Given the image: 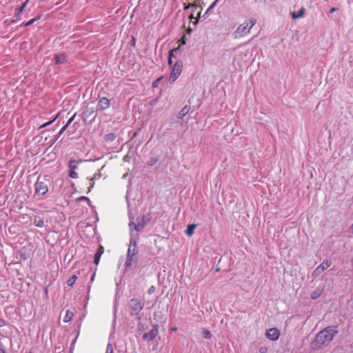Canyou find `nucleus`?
Listing matches in <instances>:
<instances>
[{
	"label": "nucleus",
	"mask_w": 353,
	"mask_h": 353,
	"mask_svg": "<svg viewBox=\"0 0 353 353\" xmlns=\"http://www.w3.org/2000/svg\"><path fill=\"white\" fill-rule=\"evenodd\" d=\"M129 219H130V222L132 221H134V217L132 216L131 212H129Z\"/></svg>",
	"instance_id": "09e8293b"
},
{
	"label": "nucleus",
	"mask_w": 353,
	"mask_h": 353,
	"mask_svg": "<svg viewBox=\"0 0 353 353\" xmlns=\"http://www.w3.org/2000/svg\"><path fill=\"white\" fill-rule=\"evenodd\" d=\"M131 43H132V46H135L136 39L134 37H132Z\"/></svg>",
	"instance_id": "8fccbe9b"
},
{
	"label": "nucleus",
	"mask_w": 353,
	"mask_h": 353,
	"mask_svg": "<svg viewBox=\"0 0 353 353\" xmlns=\"http://www.w3.org/2000/svg\"><path fill=\"white\" fill-rule=\"evenodd\" d=\"M33 223H34V225L38 228H46V223H45L43 219H41V216L39 212L37 213L36 215H34Z\"/></svg>",
	"instance_id": "dca6fc26"
},
{
	"label": "nucleus",
	"mask_w": 353,
	"mask_h": 353,
	"mask_svg": "<svg viewBox=\"0 0 353 353\" xmlns=\"http://www.w3.org/2000/svg\"><path fill=\"white\" fill-rule=\"evenodd\" d=\"M6 324V321L3 318L0 317V327H4Z\"/></svg>",
	"instance_id": "c03bdc74"
},
{
	"label": "nucleus",
	"mask_w": 353,
	"mask_h": 353,
	"mask_svg": "<svg viewBox=\"0 0 353 353\" xmlns=\"http://www.w3.org/2000/svg\"><path fill=\"white\" fill-rule=\"evenodd\" d=\"M197 225L196 224H189L185 231V233L186 234L187 236H190L193 234L194 233V231L195 230V228H196Z\"/></svg>",
	"instance_id": "5701e85b"
},
{
	"label": "nucleus",
	"mask_w": 353,
	"mask_h": 353,
	"mask_svg": "<svg viewBox=\"0 0 353 353\" xmlns=\"http://www.w3.org/2000/svg\"><path fill=\"white\" fill-rule=\"evenodd\" d=\"M151 220V213H147L146 214L138 216L136 219V222L132 221L129 223V228L131 233L130 243H137L136 240L134 239L133 232L136 231L138 232L142 231L150 223Z\"/></svg>",
	"instance_id": "f03ea898"
},
{
	"label": "nucleus",
	"mask_w": 353,
	"mask_h": 353,
	"mask_svg": "<svg viewBox=\"0 0 353 353\" xmlns=\"http://www.w3.org/2000/svg\"><path fill=\"white\" fill-rule=\"evenodd\" d=\"M305 14V10L303 7H302L298 12H291V17L293 19H299V18H302L304 17Z\"/></svg>",
	"instance_id": "aec40b11"
},
{
	"label": "nucleus",
	"mask_w": 353,
	"mask_h": 353,
	"mask_svg": "<svg viewBox=\"0 0 353 353\" xmlns=\"http://www.w3.org/2000/svg\"><path fill=\"white\" fill-rule=\"evenodd\" d=\"M174 51H181V46H179L176 48L171 49L168 52V63L169 65H171L172 64V57H175V56L174 55Z\"/></svg>",
	"instance_id": "412c9836"
},
{
	"label": "nucleus",
	"mask_w": 353,
	"mask_h": 353,
	"mask_svg": "<svg viewBox=\"0 0 353 353\" xmlns=\"http://www.w3.org/2000/svg\"><path fill=\"white\" fill-rule=\"evenodd\" d=\"M19 20H17V18H13L12 19H10V20L6 19V20L4 21V24L6 26H9L10 24L16 23Z\"/></svg>",
	"instance_id": "e433bc0d"
},
{
	"label": "nucleus",
	"mask_w": 353,
	"mask_h": 353,
	"mask_svg": "<svg viewBox=\"0 0 353 353\" xmlns=\"http://www.w3.org/2000/svg\"><path fill=\"white\" fill-rule=\"evenodd\" d=\"M178 52H180V51H174V53H178Z\"/></svg>",
	"instance_id": "13d9d810"
},
{
	"label": "nucleus",
	"mask_w": 353,
	"mask_h": 353,
	"mask_svg": "<svg viewBox=\"0 0 353 353\" xmlns=\"http://www.w3.org/2000/svg\"><path fill=\"white\" fill-rule=\"evenodd\" d=\"M76 116H77V113H74L73 114V116L69 119V120L68 121V122L66 123V124L64 126L67 127V128H68L70 126V125L73 122Z\"/></svg>",
	"instance_id": "4c0bfd02"
},
{
	"label": "nucleus",
	"mask_w": 353,
	"mask_h": 353,
	"mask_svg": "<svg viewBox=\"0 0 353 353\" xmlns=\"http://www.w3.org/2000/svg\"><path fill=\"white\" fill-rule=\"evenodd\" d=\"M338 10V8L333 7L330 10L329 13L332 14L333 12L337 11Z\"/></svg>",
	"instance_id": "49530a36"
},
{
	"label": "nucleus",
	"mask_w": 353,
	"mask_h": 353,
	"mask_svg": "<svg viewBox=\"0 0 353 353\" xmlns=\"http://www.w3.org/2000/svg\"><path fill=\"white\" fill-rule=\"evenodd\" d=\"M78 127H79L78 123H77V122H76V123H74L72 125V130L71 131V133H74V132L77 130V128H78ZM68 132H70V130H68Z\"/></svg>",
	"instance_id": "ea45409f"
},
{
	"label": "nucleus",
	"mask_w": 353,
	"mask_h": 353,
	"mask_svg": "<svg viewBox=\"0 0 353 353\" xmlns=\"http://www.w3.org/2000/svg\"><path fill=\"white\" fill-rule=\"evenodd\" d=\"M176 330H177L176 327H172L170 328V331H172V332H176Z\"/></svg>",
	"instance_id": "603ef678"
},
{
	"label": "nucleus",
	"mask_w": 353,
	"mask_h": 353,
	"mask_svg": "<svg viewBox=\"0 0 353 353\" xmlns=\"http://www.w3.org/2000/svg\"><path fill=\"white\" fill-rule=\"evenodd\" d=\"M96 111V108L94 107V101H91L90 103H88L85 107L84 110L81 114V118L84 122L87 121V119L91 117L92 114Z\"/></svg>",
	"instance_id": "6e6552de"
},
{
	"label": "nucleus",
	"mask_w": 353,
	"mask_h": 353,
	"mask_svg": "<svg viewBox=\"0 0 353 353\" xmlns=\"http://www.w3.org/2000/svg\"><path fill=\"white\" fill-rule=\"evenodd\" d=\"M189 19H190V20H192V19H194V14H193V13H191V14H190V17H189Z\"/></svg>",
	"instance_id": "864d4df0"
},
{
	"label": "nucleus",
	"mask_w": 353,
	"mask_h": 353,
	"mask_svg": "<svg viewBox=\"0 0 353 353\" xmlns=\"http://www.w3.org/2000/svg\"><path fill=\"white\" fill-rule=\"evenodd\" d=\"M138 253V249L137 248V244H130L129 248L128 251V256L133 258Z\"/></svg>",
	"instance_id": "a211bd4d"
},
{
	"label": "nucleus",
	"mask_w": 353,
	"mask_h": 353,
	"mask_svg": "<svg viewBox=\"0 0 353 353\" xmlns=\"http://www.w3.org/2000/svg\"><path fill=\"white\" fill-rule=\"evenodd\" d=\"M256 21L254 19H249L248 21H245L241 24L237 29L234 31V34L235 37H243L250 32L252 26L256 23Z\"/></svg>",
	"instance_id": "39448f33"
},
{
	"label": "nucleus",
	"mask_w": 353,
	"mask_h": 353,
	"mask_svg": "<svg viewBox=\"0 0 353 353\" xmlns=\"http://www.w3.org/2000/svg\"><path fill=\"white\" fill-rule=\"evenodd\" d=\"M67 127L63 126L61 130L54 136V138L53 140L51 141V143L50 146H52L61 137V135L67 130Z\"/></svg>",
	"instance_id": "393cba45"
},
{
	"label": "nucleus",
	"mask_w": 353,
	"mask_h": 353,
	"mask_svg": "<svg viewBox=\"0 0 353 353\" xmlns=\"http://www.w3.org/2000/svg\"><path fill=\"white\" fill-rule=\"evenodd\" d=\"M331 265V261L326 260L324 261L321 264H320L313 272L314 276H319L321 274L324 270L327 269Z\"/></svg>",
	"instance_id": "ddd939ff"
},
{
	"label": "nucleus",
	"mask_w": 353,
	"mask_h": 353,
	"mask_svg": "<svg viewBox=\"0 0 353 353\" xmlns=\"http://www.w3.org/2000/svg\"><path fill=\"white\" fill-rule=\"evenodd\" d=\"M155 291V287L154 285H152L149 288L148 290V293L149 294H152Z\"/></svg>",
	"instance_id": "79ce46f5"
},
{
	"label": "nucleus",
	"mask_w": 353,
	"mask_h": 353,
	"mask_svg": "<svg viewBox=\"0 0 353 353\" xmlns=\"http://www.w3.org/2000/svg\"><path fill=\"white\" fill-rule=\"evenodd\" d=\"M105 353H113V347L111 344H108L106 347Z\"/></svg>",
	"instance_id": "58836bf2"
},
{
	"label": "nucleus",
	"mask_w": 353,
	"mask_h": 353,
	"mask_svg": "<svg viewBox=\"0 0 353 353\" xmlns=\"http://www.w3.org/2000/svg\"><path fill=\"white\" fill-rule=\"evenodd\" d=\"M57 117H58V114L53 119H52V120H50V121H49L42 124L41 125H40L39 127L38 130H41V129H42L43 128L49 126L50 125H51L52 123H53L55 121V120L57 119Z\"/></svg>",
	"instance_id": "c756f323"
},
{
	"label": "nucleus",
	"mask_w": 353,
	"mask_h": 353,
	"mask_svg": "<svg viewBox=\"0 0 353 353\" xmlns=\"http://www.w3.org/2000/svg\"><path fill=\"white\" fill-rule=\"evenodd\" d=\"M159 333V327L157 325L153 326V328L148 332L143 334V339L148 341H151L156 338Z\"/></svg>",
	"instance_id": "9b49d317"
},
{
	"label": "nucleus",
	"mask_w": 353,
	"mask_h": 353,
	"mask_svg": "<svg viewBox=\"0 0 353 353\" xmlns=\"http://www.w3.org/2000/svg\"><path fill=\"white\" fill-rule=\"evenodd\" d=\"M67 57L65 53L55 54L54 56V63L55 65H59L67 62Z\"/></svg>",
	"instance_id": "2eb2a0df"
},
{
	"label": "nucleus",
	"mask_w": 353,
	"mask_h": 353,
	"mask_svg": "<svg viewBox=\"0 0 353 353\" xmlns=\"http://www.w3.org/2000/svg\"><path fill=\"white\" fill-rule=\"evenodd\" d=\"M103 252H104V248L101 245L98 248L97 252L95 253L94 257V263L96 265H97L99 263L101 256L103 254Z\"/></svg>",
	"instance_id": "f3484780"
},
{
	"label": "nucleus",
	"mask_w": 353,
	"mask_h": 353,
	"mask_svg": "<svg viewBox=\"0 0 353 353\" xmlns=\"http://www.w3.org/2000/svg\"><path fill=\"white\" fill-rule=\"evenodd\" d=\"M202 334L205 339H211L212 337V334L210 331L205 328L202 329Z\"/></svg>",
	"instance_id": "2f4dec72"
},
{
	"label": "nucleus",
	"mask_w": 353,
	"mask_h": 353,
	"mask_svg": "<svg viewBox=\"0 0 353 353\" xmlns=\"http://www.w3.org/2000/svg\"><path fill=\"white\" fill-rule=\"evenodd\" d=\"M133 260V258L129 256L127 257L126 261L125 263V267L126 270H128V268H130L132 266Z\"/></svg>",
	"instance_id": "473e14b6"
},
{
	"label": "nucleus",
	"mask_w": 353,
	"mask_h": 353,
	"mask_svg": "<svg viewBox=\"0 0 353 353\" xmlns=\"http://www.w3.org/2000/svg\"><path fill=\"white\" fill-rule=\"evenodd\" d=\"M192 29L189 28L187 32L188 34H190L192 32Z\"/></svg>",
	"instance_id": "6e6d98bb"
},
{
	"label": "nucleus",
	"mask_w": 353,
	"mask_h": 353,
	"mask_svg": "<svg viewBox=\"0 0 353 353\" xmlns=\"http://www.w3.org/2000/svg\"><path fill=\"white\" fill-rule=\"evenodd\" d=\"M110 105V102L106 97H99V101L96 107V111H103L108 109Z\"/></svg>",
	"instance_id": "9d476101"
},
{
	"label": "nucleus",
	"mask_w": 353,
	"mask_h": 353,
	"mask_svg": "<svg viewBox=\"0 0 353 353\" xmlns=\"http://www.w3.org/2000/svg\"><path fill=\"white\" fill-rule=\"evenodd\" d=\"M183 6H184V10H187L190 9V8L193 7V4H190V3H184Z\"/></svg>",
	"instance_id": "37998d69"
},
{
	"label": "nucleus",
	"mask_w": 353,
	"mask_h": 353,
	"mask_svg": "<svg viewBox=\"0 0 353 353\" xmlns=\"http://www.w3.org/2000/svg\"><path fill=\"white\" fill-rule=\"evenodd\" d=\"M211 11H212V10H209V8H208L207 10H205V13L203 16H201V12L200 11L197 14V17L195 18L196 21L194 22H193V23L194 25H196L199 23V19L201 18H203V19H207L209 17V15L210 14Z\"/></svg>",
	"instance_id": "6ab92c4d"
},
{
	"label": "nucleus",
	"mask_w": 353,
	"mask_h": 353,
	"mask_svg": "<svg viewBox=\"0 0 353 353\" xmlns=\"http://www.w3.org/2000/svg\"><path fill=\"white\" fill-rule=\"evenodd\" d=\"M0 353H6V352L3 350H0Z\"/></svg>",
	"instance_id": "4d7b16f0"
},
{
	"label": "nucleus",
	"mask_w": 353,
	"mask_h": 353,
	"mask_svg": "<svg viewBox=\"0 0 353 353\" xmlns=\"http://www.w3.org/2000/svg\"><path fill=\"white\" fill-rule=\"evenodd\" d=\"M39 213L46 223V230L50 231L53 229V223L57 222V213L52 210L41 211Z\"/></svg>",
	"instance_id": "20e7f679"
},
{
	"label": "nucleus",
	"mask_w": 353,
	"mask_h": 353,
	"mask_svg": "<svg viewBox=\"0 0 353 353\" xmlns=\"http://www.w3.org/2000/svg\"><path fill=\"white\" fill-rule=\"evenodd\" d=\"M159 160V156L154 155L152 156L149 161H147V165L148 166H152L156 164Z\"/></svg>",
	"instance_id": "bb28decb"
},
{
	"label": "nucleus",
	"mask_w": 353,
	"mask_h": 353,
	"mask_svg": "<svg viewBox=\"0 0 353 353\" xmlns=\"http://www.w3.org/2000/svg\"><path fill=\"white\" fill-rule=\"evenodd\" d=\"M204 5V3L202 1V3H201L200 2L199 3V6L201 10L203 9V6Z\"/></svg>",
	"instance_id": "3c124183"
},
{
	"label": "nucleus",
	"mask_w": 353,
	"mask_h": 353,
	"mask_svg": "<svg viewBox=\"0 0 353 353\" xmlns=\"http://www.w3.org/2000/svg\"><path fill=\"white\" fill-rule=\"evenodd\" d=\"M73 316H74V314L71 310H66L65 315L63 318V321L65 323H68V322L72 320Z\"/></svg>",
	"instance_id": "a878e982"
},
{
	"label": "nucleus",
	"mask_w": 353,
	"mask_h": 353,
	"mask_svg": "<svg viewBox=\"0 0 353 353\" xmlns=\"http://www.w3.org/2000/svg\"><path fill=\"white\" fill-rule=\"evenodd\" d=\"M202 0H196L195 2L192 3V4H193V7L192 8H196L198 6H199V4H197V3H199V1H201Z\"/></svg>",
	"instance_id": "a18cd8bd"
},
{
	"label": "nucleus",
	"mask_w": 353,
	"mask_h": 353,
	"mask_svg": "<svg viewBox=\"0 0 353 353\" xmlns=\"http://www.w3.org/2000/svg\"><path fill=\"white\" fill-rule=\"evenodd\" d=\"M219 1L220 0H214V1L210 6L209 10H212Z\"/></svg>",
	"instance_id": "a19ab883"
},
{
	"label": "nucleus",
	"mask_w": 353,
	"mask_h": 353,
	"mask_svg": "<svg viewBox=\"0 0 353 353\" xmlns=\"http://www.w3.org/2000/svg\"><path fill=\"white\" fill-rule=\"evenodd\" d=\"M50 176L48 175L38 176L34 184L35 194L43 196L48 192V186L50 184Z\"/></svg>",
	"instance_id": "7ed1b4c3"
},
{
	"label": "nucleus",
	"mask_w": 353,
	"mask_h": 353,
	"mask_svg": "<svg viewBox=\"0 0 353 353\" xmlns=\"http://www.w3.org/2000/svg\"><path fill=\"white\" fill-rule=\"evenodd\" d=\"M190 107L185 105L178 113V118L183 119V118L188 113Z\"/></svg>",
	"instance_id": "b1692460"
},
{
	"label": "nucleus",
	"mask_w": 353,
	"mask_h": 353,
	"mask_svg": "<svg viewBox=\"0 0 353 353\" xmlns=\"http://www.w3.org/2000/svg\"><path fill=\"white\" fill-rule=\"evenodd\" d=\"M117 135L115 133H109L104 136V139L105 141L111 142L116 139Z\"/></svg>",
	"instance_id": "c85d7f7f"
},
{
	"label": "nucleus",
	"mask_w": 353,
	"mask_h": 353,
	"mask_svg": "<svg viewBox=\"0 0 353 353\" xmlns=\"http://www.w3.org/2000/svg\"><path fill=\"white\" fill-rule=\"evenodd\" d=\"M77 279V276L76 275L72 276L67 281V285L68 286H72L75 283L76 280Z\"/></svg>",
	"instance_id": "72a5a7b5"
},
{
	"label": "nucleus",
	"mask_w": 353,
	"mask_h": 353,
	"mask_svg": "<svg viewBox=\"0 0 353 353\" xmlns=\"http://www.w3.org/2000/svg\"><path fill=\"white\" fill-rule=\"evenodd\" d=\"M81 162H82L81 160L76 161V160H72V159H71L69 161L68 167L70 168V171L68 173V176L70 178H72V179L78 178V174L75 172V170L77 169V168H78V166H77L78 163H81Z\"/></svg>",
	"instance_id": "1a4fd4ad"
},
{
	"label": "nucleus",
	"mask_w": 353,
	"mask_h": 353,
	"mask_svg": "<svg viewBox=\"0 0 353 353\" xmlns=\"http://www.w3.org/2000/svg\"><path fill=\"white\" fill-rule=\"evenodd\" d=\"M128 307L130 315L136 316L143 310V303L137 299H132L128 303Z\"/></svg>",
	"instance_id": "423d86ee"
},
{
	"label": "nucleus",
	"mask_w": 353,
	"mask_h": 353,
	"mask_svg": "<svg viewBox=\"0 0 353 353\" xmlns=\"http://www.w3.org/2000/svg\"><path fill=\"white\" fill-rule=\"evenodd\" d=\"M163 76H161L157 79H156L153 82H152V88H157L158 87V85L159 83V82L163 79Z\"/></svg>",
	"instance_id": "f704fd0d"
},
{
	"label": "nucleus",
	"mask_w": 353,
	"mask_h": 353,
	"mask_svg": "<svg viewBox=\"0 0 353 353\" xmlns=\"http://www.w3.org/2000/svg\"><path fill=\"white\" fill-rule=\"evenodd\" d=\"M101 177V173H96L92 178L90 179V187L88 188V192H90L91 191V189L94 187V180L96 179H98V178H100Z\"/></svg>",
	"instance_id": "cd10ccee"
},
{
	"label": "nucleus",
	"mask_w": 353,
	"mask_h": 353,
	"mask_svg": "<svg viewBox=\"0 0 353 353\" xmlns=\"http://www.w3.org/2000/svg\"><path fill=\"white\" fill-rule=\"evenodd\" d=\"M337 332L338 331L333 327H325L316 334L315 340L311 343L312 348L317 350L323 345H329Z\"/></svg>",
	"instance_id": "f257e3e1"
},
{
	"label": "nucleus",
	"mask_w": 353,
	"mask_h": 353,
	"mask_svg": "<svg viewBox=\"0 0 353 353\" xmlns=\"http://www.w3.org/2000/svg\"><path fill=\"white\" fill-rule=\"evenodd\" d=\"M41 16H42V14H39L37 17H35L34 18L29 20L28 21L22 23L19 26L20 27H27V26H29L33 24L35 21L39 20L41 19Z\"/></svg>",
	"instance_id": "4be33fe9"
},
{
	"label": "nucleus",
	"mask_w": 353,
	"mask_h": 353,
	"mask_svg": "<svg viewBox=\"0 0 353 353\" xmlns=\"http://www.w3.org/2000/svg\"><path fill=\"white\" fill-rule=\"evenodd\" d=\"M76 201L77 202L86 201L88 203V205L91 206V201H90V199L85 196H81L77 198L76 199Z\"/></svg>",
	"instance_id": "7c9ffc66"
},
{
	"label": "nucleus",
	"mask_w": 353,
	"mask_h": 353,
	"mask_svg": "<svg viewBox=\"0 0 353 353\" xmlns=\"http://www.w3.org/2000/svg\"><path fill=\"white\" fill-rule=\"evenodd\" d=\"M280 331L278 328L273 327L268 330L265 332L266 337L271 341H276L280 336Z\"/></svg>",
	"instance_id": "f8f14e48"
},
{
	"label": "nucleus",
	"mask_w": 353,
	"mask_h": 353,
	"mask_svg": "<svg viewBox=\"0 0 353 353\" xmlns=\"http://www.w3.org/2000/svg\"><path fill=\"white\" fill-rule=\"evenodd\" d=\"M321 294V292L320 290L314 291L311 294V298L312 299H316L317 298H319Z\"/></svg>",
	"instance_id": "c9c22d12"
},
{
	"label": "nucleus",
	"mask_w": 353,
	"mask_h": 353,
	"mask_svg": "<svg viewBox=\"0 0 353 353\" xmlns=\"http://www.w3.org/2000/svg\"><path fill=\"white\" fill-rule=\"evenodd\" d=\"M30 0H26L25 2L22 3L20 6H17L15 8V14L14 15V18H17V20L21 19V14L25 10L28 2Z\"/></svg>",
	"instance_id": "4468645a"
},
{
	"label": "nucleus",
	"mask_w": 353,
	"mask_h": 353,
	"mask_svg": "<svg viewBox=\"0 0 353 353\" xmlns=\"http://www.w3.org/2000/svg\"><path fill=\"white\" fill-rule=\"evenodd\" d=\"M349 231H350V232H353V224L350 227V228H349Z\"/></svg>",
	"instance_id": "5fc2aeb1"
},
{
	"label": "nucleus",
	"mask_w": 353,
	"mask_h": 353,
	"mask_svg": "<svg viewBox=\"0 0 353 353\" xmlns=\"http://www.w3.org/2000/svg\"><path fill=\"white\" fill-rule=\"evenodd\" d=\"M179 41L181 42V45H185L186 43V39L183 37Z\"/></svg>",
	"instance_id": "de8ad7c7"
},
{
	"label": "nucleus",
	"mask_w": 353,
	"mask_h": 353,
	"mask_svg": "<svg viewBox=\"0 0 353 353\" xmlns=\"http://www.w3.org/2000/svg\"><path fill=\"white\" fill-rule=\"evenodd\" d=\"M183 62L181 60H177L173 65L169 78L170 83L174 82L182 72Z\"/></svg>",
	"instance_id": "0eeeda50"
}]
</instances>
